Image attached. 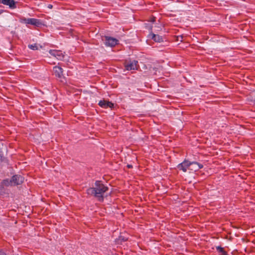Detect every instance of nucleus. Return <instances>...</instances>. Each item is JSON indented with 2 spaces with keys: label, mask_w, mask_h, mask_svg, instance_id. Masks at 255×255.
Returning a JSON list of instances; mask_svg holds the SVG:
<instances>
[{
  "label": "nucleus",
  "mask_w": 255,
  "mask_h": 255,
  "mask_svg": "<svg viewBox=\"0 0 255 255\" xmlns=\"http://www.w3.org/2000/svg\"><path fill=\"white\" fill-rule=\"evenodd\" d=\"M95 185V187L89 188L87 189V194L99 198V201H103V194L108 190V187L105 186L101 181H96Z\"/></svg>",
  "instance_id": "1"
},
{
  "label": "nucleus",
  "mask_w": 255,
  "mask_h": 255,
  "mask_svg": "<svg viewBox=\"0 0 255 255\" xmlns=\"http://www.w3.org/2000/svg\"><path fill=\"white\" fill-rule=\"evenodd\" d=\"M138 62L135 60H126L125 66L127 70H136L138 67Z\"/></svg>",
  "instance_id": "2"
},
{
  "label": "nucleus",
  "mask_w": 255,
  "mask_h": 255,
  "mask_svg": "<svg viewBox=\"0 0 255 255\" xmlns=\"http://www.w3.org/2000/svg\"><path fill=\"white\" fill-rule=\"evenodd\" d=\"M26 24H31L37 27H39L43 25L42 22L40 19L31 18H24L23 19Z\"/></svg>",
  "instance_id": "3"
},
{
  "label": "nucleus",
  "mask_w": 255,
  "mask_h": 255,
  "mask_svg": "<svg viewBox=\"0 0 255 255\" xmlns=\"http://www.w3.org/2000/svg\"><path fill=\"white\" fill-rule=\"evenodd\" d=\"M105 45L107 46L114 47L118 44V40L116 38L110 37L105 36Z\"/></svg>",
  "instance_id": "4"
},
{
  "label": "nucleus",
  "mask_w": 255,
  "mask_h": 255,
  "mask_svg": "<svg viewBox=\"0 0 255 255\" xmlns=\"http://www.w3.org/2000/svg\"><path fill=\"white\" fill-rule=\"evenodd\" d=\"M49 53L59 60H62L64 58V54L61 50L50 49Z\"/></svg>",
  "instance_id": "5"
},
{
  "label": "nucleus",
  "mask_w": 255,
  "mask_h": 255,
  "mask_svg": "<svg viewBox=\"0 0 255 255\" xmlns=\"http://www.w3.org/2000/svg\"><path fill=\"white\" fill-rule=\"evenodd\" d=\"M24 178L22 176L18 175H13L11 179V182L13 186L21 184L23 182Z\"/></svg>",
  "instance_id": "6"
},
{
  "label": "nucleus",
  "mask_w": 255,
  "mask_h": 255,
  "mask_svg": "<svg viewBox=\"0 0 255 255\" xmlns=\"http://www.w3.org/2000/svg\"><path fill=\"white\" fill-rule=\"evenodd\" d=\"M190 166V162L188 160H184L183 162L179 164L177 167L179 170H182L183 172H185L187 171V169H189Z\"/></svg>",
  "instance_id": "7"
},
{
  "label": "nucleus",
  "mask_w": 255,
  "mask_h": 255,
  "mask_svg": "<svg viewBox=\"0 0 255 255\" xmlns=\"http://www.w3.org/2000/svg\"><path fill=\"white\" fill-rule=\"evenodd\" d=\"M54 75L56 77L61 79L63 77V69L59 66H56L53 68Z\"/></svg>",
  "instance_id": "8"
},
{
  "label": "nucleus",
  "mask_w": 255,
  "mask_h": 255,
  "mask_svg": "<svg viewBox=\"0 0 255 255\" xmlns=\"http://www.w3.org/2000/svg\"><path fill=\"white\" fill-rule=\"evenodd\" d=\"M203 167V165L202 164H200L197 162H190V166L189 168V170L196 171L202 168Z\"/></svg>",
  "instance_id": "9"
},
{
  "label": "nucleus",
  "mask_w": 255,
  "mask_h": 255,
  "mask_svg": "<svg viewBox=\"0 0 255 255\" xmlns=\"http://www.w3.org/2000/svg\"><path fill=\"white\" fill-rule=\"evenodd\" d=\"M99 105L103 108H112L114 107V104L110 101H107L106 100H101L99 102Z\"/></svg>",
  "instance_id": "10"
},
{
  "label": "nucleus",
  "mask_w": 255,
  "mask_h": 255,
  "mask_svg": "<svg viewBox=\"0 0 255 255\" xmlns=\"http://www.w3.org/2000/svg\"><path fill=\"white\" fill-rule=\"evenodd\" d=\"M1 3L8 5L11 9H14L16 7V2L13 0H2Z\"/></svg>",
  "instance_id": "11"
},
{
  "label": "nucleus",
  "mask_w": 255,
  "mask_h": 255,
  "mask_svg": "<svg viewBox=\"0 0 255 255\" xmlns=\"http://www.w3.org/2000/svg\"><path fill=\"white\" fill-rule=\"evenodd\" d=\"M150 36H151L152 39H153L155 42H161L163 41L162 37L159 35L151 33L150 34Z\"/></svg>",
  "instance_id": "12"
},
{
  "label": "nucleus",
  "mask_w": 255,
  "mask_h": 255,
  "mask_svg": "<svg viewBox=\"0 0 255 255\" xmlns=\"http://www.w3.org/2000/svg\"><path fill=\"white\" fill-rule=\"evenodd\" d=\"M248 100L251 102H253L255 105V91H254L251 93L248 98Z\"/></svg>",
  "instance_id": "13"
},
{
  "label": "nucleus",
  "mask_w": 255,
  "mask_h": 255,
  "mask_svg": "<svg viewBox=\"0 0 255 255\" xmlns=\"http://www.w3.org/2000/svg\"><path fill=\"white\" fill-rule=\"evenodd\" d=\"M216 249L219 253H221L222 255H227V252L224 250L223 248L218 246L216 247Z\"/></svg>",
  "instance_id": "14"
},
{
  "label": "nucleus",
  "mask_w": 255,
  "mask_h": 255,
  "mask_svg": "<svg viewBox=\"0 0 255 255\" xmlns=\"http://www.w3.org/2000/svg\"><path fill=\"white\" fill-rule=\"evenodd\" d=\"M2 184L4 186H13V185L12 184V182H11V180H9L8 179H5L3 180Z\"/></svg>",
  "instance_id": "15"
},
{
  "label": "nucleus",
  "mask_w": 255,
  "mask_h": 255,
  "mask_svg": "<svg viewBox=\"0 0 255 255\" xmlns=\"http://www.w3.org/2000/svg\"><path fill=\"white\" fill-rule=\"evenodd\" d=\"M28 47L33 50H37L38 47L36 44H30L28 45Z\"/></svg>",
  "instance_id": "16"
},
{
  "label": "nucleus",
  "mask_w": 255,
  "mask_h": 255,
  "mask_svg": "<svg viewBox=\"0 0 255 255\" xmlns=\"http://www.w3.org/2000/svg\"><path fill=\"white\" fill-rule=\"evenodd\" d=\"M48 7L49 8H52V5L51 4H49L48 5Z\"/></svg>",
  "instance_id": "17"
},
{
  "label": "nucleus",
  "mask_w": 255,
  "mask_h": 255,
  "mask_svg": "<svg viewBox=\"0 0 255 255\" xmlns=\"http://www.w3.org/2000/svg\"><path fill=\"white\" fill-rule=\"evenodd\" d=\"M128 168H131V167H132V166H131V165H128Z\"/></svg>",
  "instance_id": "18"
},
{
  "label": "nucleus",
  "mask_w": 255,
  "mask_h": 255,
  "mask_svg": "<svg viewBox=\"0 0 255 255\" xmlns=\"http://www.w3.org/2000/svg\"><path fill=\"white\" fill-rule=\"evenodd\" d=\"M1 0H0V3H1Z\"/></svg>",
  "instance_id": "19"
}]
</instances>
